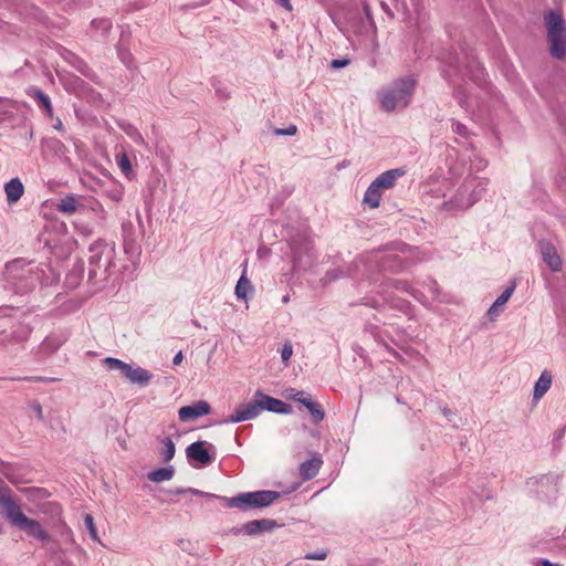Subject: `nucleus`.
Wrapping results in <instances>:
<instances>
[{
	"label": "nucleus",
	"instance_id": "f257e3e1",
	"mask_svg": "<svg viewBox=\"0 0 566 566\" xmlns=\"http://www.w3.org/2000/svg\"><path fill=\"white\" fill-rule=\"evenodd\" d=\"M0 515L29 537L39 539L44 545L50 543V534L36 520L29 518L22 512L20 504L12 496V490L2 481H0Z\"/></svg>",
	"mask_w": 566,
	"mask_h": 566
},
{
	"label": "nucleus",
	"instance_id": "f03ea898",
	"mask_svg": "<svg viewBox=\"0 0 566 566\" xmlns=\"http://www.w3.org/2000/svg\"><path fill=\"white\" fill-rule=\"evenodd\" d=\"M265 410L279 415H289L292 412V406L281 399L268 396L261 390H256L253 400L247 405L238 406L224 422L238 423L251 420Z\"/></svg>",
	"mask_w": 566,
	"mask_h": 566
},
{
	"label": "nucleus",
	"instance_id": "7ed1b4c3",
	"mask_svg": "<svg viewBox=\"0 0 566 566\" xmlns=\"http://www.w3.org/2000/svg\"><path fill=\"white\" fill-rule=\"evenodd\" d=\"M544 24L546 28V39L548 52L555 60L566 59V21L563 14L556 10H549L544 13Z\"/></svg>",
	"mask_w": 566,
	"mask_h": 566
},
{
	"label": "nucleus",
	"instance_id": "20e7f679",
	"mask_svg": "<svg viewBox=\"0 0 566 566\" xmlns=\"http://www.w3.org/2000/svg\"><path fill=\"white\" fill-rule=\"evenodd\" d=\"M281 497V493L271 490H260L240 493L233 497L220 496L226 507H237L241 511L269 507Z\"/></svg>",
	"mask_w": 566,
	"mask_h": 566
},
{
	"label": "nucleus",
	"instance_id": "39448f33",
	"mask_svg": "<svg viewBox=\"0 0 566 566\" xmlns=\"http://www.w3.org/2000/svg\"><path fill=\"white\" fill-rule=\"evenodd\" d=\"M416 81L410 77H401L394 82L390 90L382 93L380 98L381 108L391 112L398 107L406 108L410 103Z\"/></svg>",
	"mask_w": 566,
	"mask_h": 566
},
{
	"label": "nucleus",
	"instance_id": "423d86ee",
	"mask_svg": "<svg viewBox=\"0 0 566 566\" xmlns=\"http://www.w3.org/2000/svg\"><path fill=\"white\" fill-rule=\"evenodd\" d=\"M290 248L293 255V264L297 270L308 269L315 259L313 242L306 231H298L290 239Z\"/></svg>",
	"mask_w": 566,
	"mask_h": 566
},
{
	"label": "nucleus",
	"instance_id": "0eeeda50",
	"mask_svg": "<svg viewBox=\"0 0 566 566\" xmlns=\"http://www.w3.org/2000/svg\"><path fill=\"white\" fill-rule=\"evenodd\" d=\"M449 66L454 73L468 76L471 81L481 85L484 82L485 72L480 61L472 54H464L463 59L455 56L450 59Z\"/></svg>",
	"mask_w": 566,
	"mask_h": 566
},
{
	"label": "nucleus",
	"instance_id": "6e6552de",
	"mask_svg": "<svg viewBox=\"0 0 566 566\" xmlns=\"http://www.w3.org/2000/svg\"><path fill=\"white\" fill-rule=\"evenodd\" d=\"M489 180L480 177H472L465 179L461 185V193L470 192L465 201L462 202V208H470L479 201L485 192Z\"/></svg>",
	"mask_w": 566,
	"mask_h": 566
},
{
	"label": "nucleus",
	"instance_id": "1a4fd4ad",
	"mask_svg": "<svg viewBox=\"0 0 566 566\" xmlns=\"http://www.w3.org/2000/svg\"><path fill=\"white\" fill-rule=\"evenodd\" d=\"M88 253V266H93L103 261H105V264H113L115 245L108 244L104 240H97L91 244Z\"/></svg>",
	"mask_w": 566,
	"mask_h": 566
},
{
	"label": "nucleus",
	"instance_id": "9d476101",
	"mask_svg": "<svg viewBox=\"0 0 566 566\" xmlns=\"http://www.w3.org/2000/svg\"><path fill=\"white\" fill-rule=\"evenodd\" d=\"M115 266L116 264L114 261L113 264H105V261H103L93 266H88L87 281L97 289L105 287L111 277L113 276V274L115 273Z\"/></svg>",
	"mask_w": 566,
	"mask_h": 566
},
{
	"label": "nucleus",
	"instance_id": "9b49d317",
	"mask_svg": "<svg viewBox=\"0 0 566 566\" xmlns=\"http://www.w3.org/2000/svg\"><path fill=\"white\" fill-rule=\"evenodd\" d=\"M280 525L275 520L262 518L253 520L244 523L241 528H233V534L244 533L245 535H256L261 533L272 532Z\"/></svg>",
	"mask_w": 566,
	"mask_h": 566
},
{
	"label": "nucleus",
	"instance_id": "f8f14e48",
	"mask_svg": "<svg viewBox=\"0 0 566 566\" xmlns=\"http://www.w3.org/2000/svg\"><path fill=\"white\" fill-rule=\"evenodd\" d=\"M538 248L543 261L553 272H559L562 270V259L557 253L556 247L548 240H539Z\"/></svg>",
	"mask_w": 566,
	"mask_h": 566
},
{
	"label": "nucleus",
	"instance_id": "ddd939ff",
	"mask_svg": "<svg viewBox=\"0 0 566 566\" xmlns=\"http://www.w3.org/2000/svg\"><path fill=\"white\" fill-rule=\"evenodd\" d=\"M206 441H196L186 448V455L189 461H196L203 467H207L213 462V457L207 450Z\"/></svg>",
	"mask_w": 566,
	"mask_h": 566
},
{
	"label": "nucleus",
	"instance_id": "4468645a",
	"mask_svg": "<svg viewBox=\"0 0 566 566\" xmlns=\"http://www.w3.org/2000/svg\"><path fill=\"white\" fill-rule=\"evenodd\" d=\"M210 411L211 407L206 400H198L192 405L181 407L178 410V416L181 421L187 422L207 416Z\"/></svg>",
	"mask_w": 566,
	"mask_h": 566
},
{
	"label": "nucleus",
	"instance_id": "2eb2a0df",
	"mask_svg": "<svg viewBox=\"0 0 566 566\" xmlns=\"http://www.w3.org/2000/svg\"><path fill=\"white\" fill-rule=\"evenodd\" d=\"M122 232L124 252L130 258L138 255L140 253V247L135 242V230L133 223H123Z\"/></svg>",
	"mask_w": 566,
	"mask_h": 566
},
{
	"label": "nucleus",
	"instance_id": "dca6fc26",
	"mask_svg": "<svg viewBox=\"0 0 566 566\" xmlns=\"http://www.w3.org/2000/svg\"><path fill=\"white\" fill-rule=\"evenodd\" d=\"M389 290H397V291L406 292V293L412 295L417 300H419V295H421V293L417 290H413L407 281L396 280V279H390V280H387L386 282H384L379 286V290L377 291V293L381 296H385V294H387Z\"/></svg>",
	"mask_w": 566,
	"mask_h": 566
},
{
	"label": "nucleus",
	"instance_id": "f3484780",
	"mask_svg": "<svg viewBox=\"0 0 566 566\" xmlns=\"http://www.w3.org/2000/svg\"><path fill=\"white\" fill-rule=\"evenodd\" d=\"M405 175V168L389 169L380 174L373 182L375 187L380 189H390L396 185L397 180Z\"/></svg>",
	"mask_w": 566,
	"mask_h": 566
},
{
	"label": "nucleus",
	"instance_id": "a211bd4d",
	"mask_svg": "<svg viewBox=\"0 0 566 566\" xmlns=\"http://www.w3.org/2000/svg\"><path fill=\"white\" fill-rule=\"evenodd\" d=\"M25 265L27 262L21 258L7 262L2 272L3 280L6 282H12L22 279V272Z\"/></svg>",
	"mask_w": 566,
	"mask_h": 566
},
{
	"label": "nucleus",
	"instance_id": "6ab92c4d",
	"mask_svg": "<svg viewBox=\"0 0 566 566\" xmlns=\"http://www.w3.org/2000/svg\"><path fill=\"white\" fill-rule=\"evenodd\" d=\"M323 464V460L321 457H313L312 459H308L300 464V475L303 481H308L315 478L319 469Z\"/></svg>",
	"mask_w": 566,
	"mask_h": 566
},
{
	"label": "nucleus",
	"instance_id": "aec40b11",
	"mask_svg": "<svg viewBox=\"0 0 566 566\" xmlns=\"http://www.w3.org/2000/svg\"><path fill=\"white\" fill-rule=\"evenodd\" d=\"M125 378H127L132 384L146 387L153 379V374L140 366L133 367V365H130Z\"/></svg>",
	"mask_w": 566,
	"mask_h": 566
},
{
	"label": "nucleus",
	"instance_id": "412c9836",
	"mask_svg": "<svg viewBox=\"0 0 566 566\" xmlns=\"http://www.w3.org/2000/svg\"><path fill=\"white\" fill-rule=\"evenodd\" d=\"M516 287L515 281H513L502 293L497 296L495 302L491 305V307L488 311V315L491 319L496 317L499 313L502 311L506 302L510 300L512 294L514 293Z\"/></svg>",
	"mask_w": 566,
	"mask_h": 566
},
{
	"label": "nucleus",
	"instance_id": "4be33fe9",
	"mask_svg": "<svg viewBox=\"0 0 566 566\" xmlns=\"http://www.w3.org/2000/svg\"><path fill=\"white\" fill-rule=\"evenodd\" d=\"M4 192L8 203L17 202L24 192V186L19 178H12L4 185Z\"/></svg>",
	"mask_w": 566,
	"mask_h": 566
},
{
	"label": "nucleus",
	"instance_id": "5701e85b",
	"mask_svg": "<svg viewBox=\"0 0 566 566\" xmlns=\"http://www.w3.org/2000/svg\"><path fill=\"white\" fill-rule=\"evenodd\" d=\"M552 386V375L548 370H543L539 378L535 382L533 399H541L551 388Z\"/></svg>",
	"mask_w": 566,
	"mask_h": 566
},
{
	"label": "nucleus",
	"instance_id": "b1692460",
	"mask_svg": "<svg viewBox=\"0 0 566 566\" xmlns=\"http://www.w3.org/2000/svg\"><path fill=\"white\" fill-rule=\"evenodd\" d=\"M381 198V189L375 187V184L371 182L367 190L365 191L363 202L367 205L369 208L375 209L379 207Z\"/></svg>",
	"mask_w": 566,
	"mask_h": 566
},
{
	"label": "nucleus",
	"instance_id": "393cba45",
	"mask_svg": "<svg viewBox=\"0 0 566 566\" xmlns=\"http://www.w3.org/2000/svg\"><path fill=\"white\" fill-rule=\"evenodd\" d=\"M298 402L306 407L315 422H321L324 419L325 411L318 402L313 401L311 398L298 399Z\"/></svg>",
	"mask_w": 566,
	"mask_h": 566
},
{
	"label": "nucleus",
	"instance_id": "a878e982",
	"mask_svg": "<svg viewBox=\"0 0 566 566\" xmlns=\"http://www.w3.org/2000/svg\"><path fill=\"white\" fill-rule=\"evenodd\" d=\"M175 474L174 467L159 468L148 473V479L151 482L160 483L170 480Z\"/></svg>",
	"mask_w": 566,
	"mask_h": 566
},
{
	"label": "nucleus",
	"instance_id": "bb28decb",
	"mask_svg": "<svg viewBox=\"0 0 566 566\" xmlns=\"http://www.w3.org/2000/svg\"><path fill=\"white\" fill-rule=\"evenodd\" d=\"M78 202L74 196H66L60 199V202L56 206L57 211L72 214L77 210Z\"/></svg>",
	"mask_w": 566,
	"mask_h": 566
},
{
	"label": "nucleus",
	"instance_id": "cd10ccee",
	"mask_svg": "<svg viewBox=\"0 0 566 566\" xmlns=\"http://www.w3.org/2000/svg\"><path fill=\"white\" fill-rule=\"evenodd\" d=\"M32 92H33V94H30V95L33 96L35 98L38 105L41 108H43L48 115L51 116L53 113V108H52L50 97L40 88H32Z\"/></svg>",
	"mask_w": 566,
	"mask_h": 566
},
{
	"label": "nucleus",
	"instance_id": "c85d7f7f",
	"mask_svg": "<svg viewBox=\"0 0 566 566\" xmlns=\"http://www.w3.org/2000/svg\"><path fill=\"white\" fill-rule=\"evenodd\" d=\"M84 273V263L82 261L76 262L72 270L66 275V284L71 287H75L80 279L82 277Z\"/></svg>",
	"mask_w": 566,
	"mask_h": 566
},
{
	"label": "nucleus",
	"instance_id": "c756f323",
	"mask_svg": "<svg viewBox=\"0 0 566 566\" xmlns=\"http://www.w3.org/2000/svg\"><path fill=\"white\" fill-rule=\"evenodd\" d=\"M103 363L109 370H118L124 377L129 370L130 366L129 364L115 357H106Z\"/></svg>",
	"mask_w": 566,
	"mask_h": 566
},
{
	"label": "nucleus",
	"instance_id": "7c9ffc66",
	"mask_svg": "<svg viewBox=\"0 0 566 566\" xmlns=\"http://www.w3.org/2000/svg\"><path fill=\"white\" fill-rule=\"evenodd\" d=\"M252 290L250 281L244 274L240 276L235 285V295L239 300H247L248 292Z\"/></svg>",
	"mask_w": 566,
	"mask_h": 566
},
{
	"label": "nucleus",
	"instance_id": "2f4dec72",
	"mask_svg": "<svg viewBox=\"0 0 566 566\" xmlns=\"http://www.w3.org/2000/svg\"><path fill=\"white\" fill-rule=\"evenodd\" d=\"M161 443L164 446L161 455L164 462H169L176 452V446L170 437H166L161 440Z\"/></svg>",
	"mask_w": 566,
	"mask_h": 566
},
{
	"label": "nucleus",
	"instance_id": "473e14b6",
	"mask_svg": "<svg viewBox=\"0 0 566 566\" xmlns=\"http://www.w3.org/2000/svg\"><path fill=\"white\" fill-rule=\"evenodd\" d=\"M469 195H470V192L461 193V186H460L459 189L457 190V193L454 195V197L450 201L443 202V206H446L449 210H452L454 208L463 209L462 202L467 200Z\"/></svg>",
	"mask_w": 566,
	"mask_h": 566
},
{
	"label": "nucleus",
	"instance_id": "72a5a7b5",
	"mask_svg": "<svg viewBox=\"0 0 566 566\" xmlns=\"http://www.w3.org/2000/svg\"><path fill=\"white\" fill-rule=\"evenodd\" d=\"M469 195H470V192L461 193V186H460L459 189L457 190V193L454 195V197L450 201L443 202V206H446L449 210H452L454 208L463 209L462 202L467 200Z\"/></svg>",
	"mask_w": 566,
	"mask_h": 566
},
{
	"label": "nucleus",
	"instance_id": "f704fd0d",
	"mask_svg": "<svg viewBox=\"0 0 566 566\" xmlns=\"http://www.w3.org/2000/svg\"><path fill=\"white\" fill-rule=\"evenodd\" d=\"M27 339V335L23 331H13L9 335H4L1 338L3 345L20 344Z\"/></svg>",
	"mask_w": 566,
	"mask_h": 566
},
{
	"label": "nucleus",
	"instance_id": "c9c22d12",
	"mask_svg": "<svg viewBox=\"0 0 566 566\" xmlns=\"http://www.w3.org/2000/svg\"><path fill=\"white\" fill-rule=\"evenodd\" d=\"M385 302L390 305L392 308H398L400 311H406L409 307V302L399 297H390L387 294L382 296Z\"/></svg>",
	"mask_w": 566,
	"mask_h": 566
},
{
	"label": "nucleus",
	"instance_id": "e433bc0d",
	"mask_svg": "<svg viewBox=\"0 0 566 566\" xmlns=\"http://www.w3.org/2000/svg\"><path fill=\"white\" fill-rule=\"evenodd\" d=\"M91 24L94 29L99 30L103 35L112 28V22L108 19H95Z\"/></svg>",
	"mask_w": 566,
	"mask_h": 566
},
{
	"label": "nucleus",
	"instance_id": "4c0bfd02",
	"mask_svg": "<svg viewBox=\"0 0 566 566\" xmlns=\"http://www.w3.org/2000/svg\"><path fill=\"white\" fill-rule=\"evenodd\" d=\"M117 55L119 60L129 69L134 66L133 64V54L129 52V50L118 46L117 48Z\"/></svg>",
	"mask_w": 566,
	"mask_h": 566
},
{
	"label": "nucleus",
	"instance_id": "58836bf2",
	"mask_svg": "<svg viewBox=\"0 0 566 566\" xmlns=\"http://www.w3.org/2000/svg\"><path fill=\"white\" fill-rule=\"evenodd\" d=\"M84 523H85V526H86V528H87L92 539H94L96 542H101L99 537H98V534H97V530H96L93 516L90 515V514H86L85 517H84Z\"/></svg>",
	"mask_w": 566,
	"mask_h": 566
},
{
	"label": "nucleus",
	"instance_id": "ea45409f",
	"mask_svg": "<svg viewBox=\"0 0 566 566\" xmlns=\"http://www.w3.org/2000/svg\"><path fill=\"white\" fill-rule=\"evenodd\" d=\"M211 85L214 88L216 95L221 99H228L230 97V93L227 87L222 86L221 82L213 78L211 81Z\"/></svg>",
	"mask_w": 566,
	"mask_h": 566
},
{
	"label": "nucleus",
	"instance_id": "a19ab883",
	"mask_svg": "<svg viewBox=\"0 0 566 566\" xmlns=\"http://www.w3.org/2000/svg\"><path fill=\"white\" fill-rule=\"evenodd\" d=\"M118 166H119L122 172L128 177L129 174L132 172V164L126 154H123L120 156V158L118 159Z\"/></svg>",
	"mask_w": 566,
	"mask_h": 566
},
{
	"label": "nucleus",
	"instance_id": "79ce46f5",
	"mask_svg": "<svg viewBox=\"0 0 566 566\" xmlns=\"http://www.w3.org/2000/svg\"><path fill=\"white\" fill-rule=\"evenodd\" d=\"M451 122H452V132L453 133H455L457 135L462 136V137L469 136V129L464 124H462L455 119H451Z\"/></svg>",
	"mask_w": 566,
	"mask_h": 566
},
{
	"label": "nucleus",
	"instance_id": "37998d69",
	"mask_svg": "<svg viewBox=\"0 0 566 566\" xmlns=\"http://www.w3.org/2000/svg\"><path fill=\"white\" fill-rule=\"evenodd\" d=\"M293 354V346L290 342H286L281 348V358L283 361L290 360Z\"/></svg>",
	"mask_w": 566,
	"mask_h": 566
},
{
	"label": "nucleus",
	"instance_id": "c03bdc74",
	"mask_svg": "<svg viewBox=\"0 0 566 566\" xmlns=\"http://www.w3.org/2000/svg\"><path fill=\"white\" fill-rule=\"evenodd\" d=\"M188 491H189V494H192V495L208 497V499H218V500H220V495H216V494H212V493L203 492V491L198 490V489L188 488Z\"/></svg>",
	"mask_w": 566,
	"mask_h": 566
},
{
	"label": "nucleus",
	"instance_id": "a18cd8bd",
	"mask_svg": "<svg viewBox=\"0 0 566 566\" xmlns=\"http://www.w3.org/2000/svg\"><path fill=\"white\" fill-rule=\"evenodd\" d=\"M188 491H189V494H192V495L208 497V499H218V500H220V495H216V494H212V493L203 492V491L198 490V489L188 488Z\"/></svg>",
	"mask_w": 566,
	"mask_h": 566
},
{
	"label": "nucleus",
	"instance_id": "49530a36",
	"mask_svg": "<svg viewBox=\"0 0 566 566\" xmlns=\"http://www.w3.org/2000/svg\"><path fill=\"white\" fill-rule=\"evenodd\" d=\"M297 132V128L295 125H290L287 128H277L275 129V135H286V136H293Z\"/></svg>",
	"mask_w": 566,
	"mask_h": 566
},
{
	"label": "nucleus",
	"instance_id": "de8ad7c7",
	"mask_svg": "<svg viewBox=\"0 0 566 566\" xmlns=\"http://www.w3.org/2000/svg\"><path fill=\"white\" fill-rule=\"evenodd\" d=\"M327 557V553L325 551L310 553L305 555L306 559L312 560H324Z\"/></svg>",
	"mask_w": 566,
	"mask_h": 566
},
{
	"label": "nucleus",
	"instance_id": "09e8293b",
	"mask_svg": "<svg viewBox=\"0 0 566 566\" xmlns=\"http://www.w3.org/2000/svg\"><path fill=\"white\" fill-rule=\"evenodd\" d=\"M348 64H349V60L348 59H334L331 62V67L336 70V69L345 67Z\"/></svg>",
	"mask_w": 566,
	"mask_h": 566
},
{
	"label": "nucleus",
	"instance_id": "8fccbe9b",
	"mask_svg": "<svg viewBox=\"0 0 566 566\" xmlns=\"http://www.w3.org/2000/svg\"><path fill=\"white\" fill-rule=\"evenodd\" d=\"M127 135H129L135 142L143 143L144 139L140 135V133L133 126L129 127V130H126Z\"/></svg>",
	"mask_w": 566,
	"mask_h": 566
},
{
	"label": "nucleus",
	"instance_id": "3c124183",
	"mask_svg": "<svg viewBox=\"0 0 566 566\" xmlns=\"http://www.w3.org/2000/svg\"><path fill=\"white\" fill-rule=\"evenodd\" d=\"M31 407H32V409L34 410L36 418H38L40 421H42V420H43V410H42L41 405H40L38 401H34V402L31 405Z\"/></svg>",
	"mask_w": 566,
	"mask_h": 566
},
{
	"label": "nucleus",
	"instance_id": "603ef678",
	"mask_svg": "<svg viewBox=\"0 0 566 566\" xmlns=\"http://www.w3.org/2000/svg\"><path fill=\"white\" fill-rule=\"evenodd\" d=\"M454 97L458 99L460 106H462V107L465 106L467 97L460 88L454 91Z\"/></svg>",
	"mask_w": 566,
	"mask_h": 566
},
{
	"label": "nucleus",
	"instance_id": "864d4df0",
	"mask_svg": "<svg viewBox=\"0 0 566 566\" xmlns=\"http://www.w3.org/2000/svg\"><path fill=\"white\" fill-rule=\"evenodd\" d=\"M76 69L86 76H88L91 72L88 65L83 60H78V65L76 66Z\"/></svg>",
	"mask_w": 566,
	"mask_h": 566
},
{
	"label": "nucleus",
	"instance_id": "5fc2aeb1",
	"mask_svg": "<svg viewBox=\"0 0 566 566\" xmlns=\"http://www.w3.org/2000/svg\"><path fill=\"white\" fill-rule=\"evenodd\" d=\"M363 304L376 310L380 308V304L375 300L365 298Z\"/></svg>",
	"mask_w": 566,
	"mask_h": 566
},
{
	"label": "nucleus",
	"instance_id": "6e6d98bb",
	"mask_svg": "<svg viewBox=\"0 0 566 566\" xmlns=\"http://www.w3.org/2000/svg\"><path fill=\"white\" fill-rule=\"evenodd\" d=\"M167 493L180 495V494H189V491H188V488H186V489L185 488H177L175 490L167 491Z\"/></svg>",
	"mask_w": 566,
	"mask_h": 566
},
{
	"label": "nucleus",
	"instance_id": "4d7b16f0",
	"mask_svg": "<svg viewBox=\"0 0 566 566\" xmlns=\"http://www.w3.org/2000/svg\"><path fill=\"white\" fill-rule=\"evenodd\" d=\"M276 2L285 8L286 10L291 11L292 10V4H291V0H276Z\"/></svg>",
	"mask_w": 566,
	"mask_h": 566
},
{
	"label": "nucleus",
	"instance_id": "13d9d810",
	"mask_svg": "<svg viewBox=\"0 0 566 566\" xmlns=\"http://www.w3.org/2000/svg\"><path fill=\"white\" fill-rule=\"evenodd\" d=\"M182 359H184L182 352H181V350H179V352L175 355V357L172 358V364H174V365H179V364L182 361Z\"/></svg>",
	"mask_w": 566,
	"mask_h": 566
},
{
	"label": "nucleus",
	"instance_id": "bf43d9fd",
	"mask_svg": "<svg viewBox=\"0 0 566 566\" xmlns=\"http://www.w3.org/2000/svg\"><path fill=\"white\" fill-rule=\"evenodd\" d=\"M538 565L539 566H560L559 564L552 563L548 559H539Z\"/></svg>",
	"mask_w": 566,
	"mask_h": 566
},
{
	"label": "nucleus",
	"instance_id": "052dcab7",
	"mask_svg": "<svg viewBox=\"0 0 566 566\" xmlns=\"http://www.w3.org/2000/svg\"><path fill=\"white\" fill-rule=\"evenodd\" d=\"M430 291L432 292V294L437 295L438 294V283L434 281V280H431L430 281Z\"/></svg>",
	"mask_w": 566,
	"mask_h": 566
},
{
	"label": "nucleus",
	"instance_id": "680f3d73",
	"mask_svg": "<svg viewBox=\"0 0 566 566\" xmlns=\"http://www.w3.org/2000/svg\"><path fill=\"white\" fill-rule=\"evenodd\" d=\"M337 277L336 271H328L325 275V280L332 281Z\"/></svg>",
	"mask_w": 566,
	"mask_h": 566
},
{
	"label": "nucleus",
	"instance_id": "e2e57ef3",
	"mask_svg": "<svg viewBox=\"0 0 566 566\" xmlns=\"http://www.w3.org/2000/svg\"><path fill=\"white\" fill-rule=\"evenodd\" d=\"M364 10H365V13H366V20H367L369 23H371V14H370L369 7H368L367 4H365Z\"/></svg>",
	"mask_w": 566,
	"mask_h": 566
},
{
	"label": "nucleus",
	"instance_id": "0e129e2a",
	"mask_svg": "<svg viewBox=\"0 0 566 566\" xmlns=\"http://www.w3.org/2000/svg\"><path fill=\"white\" fill-rule=\"evenodd\" d=\"M53 127H54L56 130L62 132V130H63V124H62L61 119H57Z\"/></svg>",
	"mask_w": 566,
	"mask_h": 566
},
{
	"label": "nucleus",
	"instance_id": "69168bd1",
	"mask_svg": "<svg viewBox=\"0 0 566 566\" xmlns=\"http://www.w3.org/2000/svg\"><path fill=\"white\" fill-rule=\"evenodd\" d=\"M442 412L450 420V416L452 415V411L449 408L444 407V408H442Z\"/></svg>",
	"mask_w": 566,
	"mask_h": 566
},
{
	"label": "nucleus",
	"instance_id": "338daca9",
	"mask_svg": "<svg viewBox=\"0 0 566 566\" xmlns=\"http://www.w3.org/2000/svg\"><path fill=\"white\" fill-rule=\"evenodd\" d=\"M304 391H298L295 396H293V400L298 401V399L303 398Z\"/></svg>",
	"mask_w": 566,
	"mask_h": 566
},
{
	"label": "nucleus",
	"instance_id": "774afa93",
	"mask_svg": "<svg viewBox=\"0 0 566 566\" xmlns=\"http://www.w3.org/2000/svg\"><path fill=\"white\" fill-rule=\"evenodd\" d=\"M61 566H74L70 560H62Z\"/></svg>",
	"mask_w": 566,
	"mask_h": 566
}]
</instances>
